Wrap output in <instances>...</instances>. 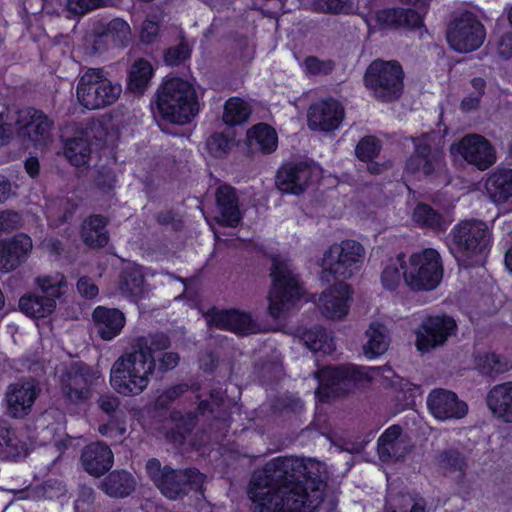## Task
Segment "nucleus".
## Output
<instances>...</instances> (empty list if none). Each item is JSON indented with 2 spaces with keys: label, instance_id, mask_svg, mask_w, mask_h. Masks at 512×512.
I'll use <instances>...</instances> for the list:
<instances>
[{
  "label": "nucleus",
  "instance_id": "obj_1",
  "mask_svg": "<svg viewBox=\"0 0 512 512\" xmlns=\"http://www.w3.org/2000/svg\"><path fill=\"white\" fill-rule=\"evenodd\" d=\"M326 487L318 461L280 455L252 474L248 496L253 512H314Z\"/></svg>",
  "mask_w": 512,
  "mask_h": 512
},
{
  "label": "nucleus",
  "instance_id": "obj_2",
  "mask_svg": "<svg viewBox=\"0 0 512 512\" xmlns=\"http://www.w3.org/2000/svg\"><path fill=\"white\" fill-rule=\"evenodd\" d=\"M155 97L156 111L165 123L186 125L199 113L200 104L193 84L180 77L164 79Z\"/></svg>",
  "mask_w": 512,
  "mask_h": 512
},
{
  "label": "nucleus",
  "instance_id": "obj_3",
  "mask_svg": "<svg viewBox=\"0 0 512 512\" xmlns=\"http://www.w3.org/2000/svg\"><path fill=\"white\" fill-rule=\"evenodd\" d=\"M447 239L451 253L470 267L486 257L492 246L487 224L477 219L461 220L452 227Z\"/></svg>",
  "mask_w": 512,
  "mask_h": 512
},
{
  "label": "nucleus",
  "instance_id": "obj_4",
  "mask_svg": "<svg viewBox=\"0 0 512 512\" xmlns=\"http://www.w3.org/2000/svg\"><path fill=\"white\" fill-rule=\"evenodd\" d=\"M146 473L161 494L170 500H179L191 491L203 488L205 475L195 467L174 469L169 465L162 467L157 458H150L146 463Z\"/></svg>",
  "mask_w": 512,
  "mask_h": 512
},
{
  "label": "nucleus",
  "instance_id": "obj_5",
  "mask_svg": "<svg viewBox=\"0 0 512 512\" xmlns=\"http://www.w3.org/2000/svg\"><path fill=\"white\" fill-rule=\"evenodd\" d=\"M145 355L139 348L122 354L112 365L110 372L111 387L122 396L141 394L149 384V376H154L155 363L144 362Z\"/></svg>",
  "mask_w": 512,
  "mask_h": 512
},
{
  "label": "nucleus",
  "instance_id": "obj_6",
  "mask_svg": "<svg viewBox=\"0 0 512 512\" xmlns=\"http://www.w3.org/2000/svg\"><path fill=\"white\" fill-rule=\"evenodd\" d=\"M405 72L398 60L376 58L367 66L364 86L381 103L398 101L404 92Z\"/></svg>",
  "mask_w": 512,
  "mask_h": 512
},
{
  "label": "nucleus",
  "instance_id": "obj_7",
  "mask_svg": "<svg viewBox=\"0 0 512 512\" xmlns=\"http://www.w3.org/2000/svg\"><path fill=\"white\" fill-rule=\"evenodd\" d=\"M270 277L272 284L268 293V312L273 318H280L296 306L303 295L298 275L294 274L286 261L272 259Z\"/></svg>",
  "mask_w": 512,
  "mask_h": 512
},
{
  "label": "nucleus",
  "instance_id": "obj_8",
  "mask_svg": "<svg viewBox=\"0 0 512 512\" xmlns=\"http://www.w3.org/2000/svg\"><path fill=\"white\" fill-rule=\"evenodd\" d=\"M443 274L442 257L434 248H424L406 256L404 283L411 291L429 292L436 289Z\"/></svg>",
  "mask_w": 512,
  "mask_h": 512
},
{
  "label": "nucleus",
  "instance_id": "obj_9",
  "mask_svg": "<svg viewBox=\"0 0 512 512\" xmlns=\"http://www.w3.org/2000/svg\"><path fill=\"white\" fill-rule=\"evenodd\" d=\"M122 92L119 83H113L103 68H88L80 77L76 95L79 103L88 110H97L115 103Z\"/></svg>",
  "mask_w": 512,
  "mask_h": 512
},
{
  "label": "nucleus",
  "instance_id": "obj_10",
  "mask_svg": "<svg viewBox=\"0 0 512 512\" xmlns=\"http://www.w3.org/2000/svg\"><path fill=\"white\" fill-rule=\"evenodd\" d=\"M364 255L363 245L355 240L334 243L324 252L321 259L323 274H328L335 280L349 279L361 268Z\"/></svg>",
  "mask_w": 512,
  "mask_h": 512
},
{
  "label": "nucleus",
  "instance_id": "obj_11",
  "mask_svg": "<svg viewBox=\"0 0 512 512\" xmlns=\"http://www.w3.org/2000/svg\"><path fill=\"white\" fill-rule=\"evenodd\" d=\"M456 320L445 313L426 314L414 330L415 347L421 354L432 352L444 346L457 334Z\"/></svg>",
  "mask_w": 512,
  "mask_h": 512
},
{
  "label": "nucleus",
  "instance_id": "obj_12",
  "mask_svg": "<svg viewBox=\"0 0 512 512\" xmlns=\"http://www.w3.org/2000/svg\"><path fill=\"white\" fill-rule=\"evenodd\" d=\"M321 171L313 160L285 161L276 172L275 185L282 194L299 196L319 180Z\"/></svg>",
  "mask_w": 512,
  "mask_h": 512
},
{
  "label": "nucleus",
  "instance_id": "obj_13",
  "mask_svg": "<svg viewBox=\"0 0 512 512\" xmlns=\"http://www.w3.org/2000/svg\"><path fill=\"white\" fill-rule=\"evenodd\" d=\"M414 149L404 163L403 176H421L428 182L437 181L446 170L445 154L429 142L413 139Z\"/></svg>",
  "mask_w": 512,
  "mask_h": 512
},
{
  "label": "nucleus",
  "instance_id": "obj_14",
  "mask_svg": "<svg viewBox=\"0 0 512 512\" xmlns=\"http://www.w3.org/2000/svg\"><path fill=\"white\" fill-rule=\"evenodd\" d=\"M486 38V29L471 11H464L447 28L446 39L452 50L469 53L479 49Z\"/></svg>",
  "mask_w": 512,
  "mask_h": 512
},
{
  "label": "nucleus",
  "instance_id": "obj_15",
  "mask_svg": "<svg viewBox=\"0 0 512 512\" xmlns=\"http://www.w3.org/2000/svg\"><path fill=\"white\" fill-rule=\"evenodd\" d=\"M95 378V372L88 364L83 361L72 362L60 377L65 399L75 404L89 400Z\"/></svg>",
  "mask_w": 512,
  "mask_h": 512
},
{
  "label": "nucleus",
  "instance_id": "obj_16",
  "mask_svg": "<svg viewBox=\"0 0 512 512\" xmlns=\"http://www.w3.org/2000/svg\"><path fill=\"white\" fill-rule=\"evenodd\" d=\"M456 152L470 165L485 171L496 162V153L488 139L479 134L463 136L455 145Z\"/></svg>",
  "mask_w": 512,
  "mask_h": 512
},
{
  "label": "nucleus",
  "instance_id": "obj_17",
  "mask_svg": "<svg viewBox=\"0 0 512 512\" xmlns=\"http://www.w3.org/2000/svg\"><path fill=\"white\" fill-rule=\"evenodd\" d=\"M427 407L437 420H459L468 413V405L458 395L444 388H435L427 396Z\"/></svg>",
  "mask_w": 512,
  "mask_h": 512
},
{
  "label": "nucleus",
  "instance_id": "obj_18",
  "mask_svg": "<svg viewBox=\"0 0 512 512\" xmlns=\"http://www.w3.org/2000/svg\"><path fill=\"white\" fill-rule=\"evenodd\" d=\"M344 115V108L338 100L325 98L310 105L308 126L312 131L332 132L340 126Z\"/></svg>",
  "mask_w": 512,
  "mask_h": 512
},
{
  "label": "nucleus",
  "instance_id": "obj_19",
  "mask_svg": "<svg viewBox=\"0 0 512 512\" xmlns=\"http://www.w3.org/2000/svg\"><path fill=\"white\" fill-rule=\"evenodd\" d=\"M352 295L353 290L348 283L336 281L321 293L318 307L328 319H343L349 312Z\"/></svg>",
  "mask_w": 512,
  "mask_h": 512
},
{
  "label": "nucleus",
  "instance_id": "obj_20",
  "mask_svg": "<svg viewBox=\"0 0 512 512\" xmlns=\"http://www.w3.org/2000/svg\"><path fill=\"white\" fill-rule=\"evenodd\" d=\"M39 395V389L33 381L11 383L6 391V413L15 419L27 416Z\"/></svg>",
  "mask_w": 512,
  "mask_h": 512
},
{
  "label": "nucleus",
  "instance_id": "obj_21",
  "mask_svg": "<svg viewBox=\"0 0 512 512\" xmlns=\"http://www.w3.org/2000/svg\"><path fill=\"white\" fill-rule=\"evenodd\" d=\"M33 244L25 233L0 240V272L9 273L21 266L29 257Z\"/></svg>",
  "mask_w": 512,
  "mask_h": 512
},
{
  "label": "nucleus",
  "instance_id": "obj_22",
  "mask_svg": "<svg viewBox=\"0 0 512 512\" xmlns=\"http://www.w3.org/2000/svg\"><path fill=\"white\" fill-rule=\"evenodd\" d=\"M218 216L216 223L221 227L236 228L243 219L237 190L230 184L220 185L215 192Z\"/></svg>",
  "mask_w": 512,
  "mask_h": 512
},
{
  "label": "nucleus",
  "instance_id": "obj_23",
  "mask_svg": "<svg viewBox=\"0 0 512 512\" xmlns=\"http://www.w3.org/2000/svg\"><path fill=\"white\" fill-rule=\"evenodd\" d=\"M91 320L97 336L103 341L114 340L126 324V316L120 309L104 305L93 309Z\"/></svg>",
  "mask_w": 512,
  "mask_h": 512
},
{
  "label": "nucleus",
  "instance_id": "obj_24",
  "mask_svg": "<svg viewBox=\"0 0 512 512\" xmlns=\"http://www.w3.org/2000/svg\"><path fill=\"white\" fill-rule=\"evenodd\" d=\"M81 462L89 475L101 477L113 466L114 455L111 448L104 442H92L84 447Z\"/></svg>",
  "mask_w": 512,
  "mask_h": 512
},
{
  "label": "nucleus",
  "instance_id": "obj_25",
  "mask_svg": "<svg viewBox=\"0 0 512 512\" xmlns=\"http://www.w3.org/2000/svg\"><path fill=\"white\" fill-rule=\"evenodd\" d=\"M375 372H379V368H368L353 363H345L328 365V370L325 373L329 380H336L340 385L357 387L371 383Z\"/></svg>",
  "mask_w": 512,
  "mask_h": 512
},
{
  "label": "nucleus",
  "instance_id": "obj_26",
  "mask_svg": "<svg viewBox=\"0 0 512 512\" xmlns=\"http://www.w3.org/2000/svg\"><path fill=\"white\" fill-rule=\"evenodd\" d=\"M375 20L381 29L420 28L422 16L412 8H384L375 14Z\"/></svg>",
  "mask_w": 512,
  "mask_h": 512
},
{
  "label": "nucleus",
  "instance_id": "obj_27",
  "mask_svg": "<svg viewBox=\"0 0 512 512\" xmlns=\"http://www.w3.org/2000/svg\"><path fill=\"white\" fill-rule=\"evenodd\" d=\"M109 219L102 214H90L80 226V237L85 246L100 249L108 245L110 233L107 230Z\"/></svg>",
  "mask_w": 512,
  "mask_h": 512
},
{
  "label": "nucleus",
  "instance_id": "obj_28",
  "mask_svg": "<svg viewBox=\"0 0 512 512\" xmlns=\"http://www.w3.org/2000/svg\"><path fill=\"white\" fill-rule=\"evenodd\" d=\"M211 320L216 328L238 335H248L254 329V321L251 315L237 309L215 311L211 316Z\"/></svg>",
  "mask_w": 512,
  "mask_h": 512
},
{
  "label": "nucleus",
  "instance_id": "obj_29",
  "mask_svg": "<svg viewBox=\"0 0 512 512\" xmlns=\"http://www.w3.org/2000/svg\"><path fill=\"white\" fill-rule=\"evenodd\" d=\"M486 403L493 416L512 423V382L493 386L487 394Z\"/></svg>",
  "mask_w": 512,
  "mask_h": 512
},
{
  "label": "nucleus",
  "instance_id": "obj_30",
  "mask_svg": "<svg viewBox=\"0 0 512 512\" xmlns=\"http://www.w3.org/2000/svg\"><path fill=\"white\" fill-rule=\"evenodd\" d=\"M169 419L173 426L165 433L168 442L175 445H183L198 425L199 418L196 412H182L173 409L169 413Z\"/></svg>",
  "mask_w": 512,
  "mask_h": 512
},
{
  "label": "nucleus",
  "instance_id": "obj_31",
  "mask_svg": "<svg viewBox=\"0 0 512 512\" xmlns=\"http://www.w3.org/2000/svg\"><path fill=\"white\" fill-rule=\"evenodd\" d=\"M248 145L257 149L263 155H270L278 148L276 129L265 122L251 126L246 133Z\"/></svg>",
  "mask_w": 512,
  "mask_h": 512
},
{
  "label": "nucleus",
  "instance_id": "obj_32",
  "mask_svg": "<svg viewBox=\"0 0 512 512\" xmlns=\"http://www.w3.org/2000/svg\"><path fill=\"white\" fill-rule=\"evenodd\" d=\"M487 190L496 204H512V169H499L487 181Z\"/></svg>",
  "mask_w": 512,
  "mask_h": 512
},
{
  "label": "nucleus",
  "instance_id": "obj_33",
  "mask_svg": "<svg viewBox=\"0 0 512 512\" xmlns=\"http://www.w3.org/2000/svg\"><path fill=\"white\" fill-rule=\"evenodd\" d=\"M170 347L171 339L164 332L150 334L149 339L144 336L138 337L131 345L134 352H138L141 348L145 355L144 362L149 365L151 362L156 364V353L166 352Z\"/></svg>",
  "mask_w": 512,
  "mask_h": 512
},
{
  "label": "nucleus",
  "instance_id": "obj_34",
  "mask_svg": "<svg viewBox=\"0 0 512 512\" xmlns=\"http://www.w3.org/2000/svg\"><path fill=\"white\" fill-rule=\"evenodd\" d=\"M135 479L126 470L110 472L102 483L103 491L112 498H124L135 490Z\"/></svg>",
  "mask_w": 512,
  "mask_h": 512
},
{
  "label": "nucleus",
  "instance_id": "obj_35",
  "mask_svg": "<svg viewBox=\"0 0 512 512\" xmlns=\"http://www.w3.org/2000/svg\"><path fill=\"white\" fill-rule=\"evenodd\" d=\"M56 308V301L52 297L29 293L20 297L19 309L26 316L34 319L46 318Z\"/></svg>",
  "mask_w": 512,
  "mask_h": 512
},
{
  "label": "nucleus",
  "instance_id": "obj_36",
  "mask_svg": "<svg viewBox=\"0 0 512 512\" xmlns=\"http://www.w3.org/2000/svg\"><path fill=\"white\" fill-rule=\"evenodd\" d=\"M412 220L418 227L437 233L445 232L449 226L442 213L423 202L418 203L413 209Z\"/></svg>",
  "mask_w": 512,
  "mask_h": 512
},
{
  "label": "nucleus",
  "instance_id": "obj_37",
  "mask_svg": "<svg viewBox=\"0 0 512 512\" xmlns=\"http://www.w3.org/2000/svg\"><path fill=\"white\" fill-rule=\"evenodd\" d=\"M27 444L21 440L16 431L6 422L0 420V457L9 460L25 456Z\"/></svg>",
  "mask_w": 512,
  "mask_h": 512
},
{
  "label": "nucleus",
  "instance_id": "obj_38",
  "mask_svg": "<svg viewBox=\"0 0 512 512\" xmlns=\"http://www.w3.org/2000/svg\"><path fill=\"white\" fill-rule=\"evenodd\" d=\"M438 462L441 468L454 475L456 484L464 483L468 470V459L458 449H445L439 453Z\"/></svg>",
  "mask_w": 512,
  "mask_h": 512
},
{
  "label": "nucleus",
  "instance_id": "obj_39",
  "mask_svg": "<svg viewBox=\"0 0 512 512\" xmlns=\"http://www.w3.org/2000/svg\"><path fill=\"white\" fill-rule=\"evenodd\" d=\"M406 269V254L400 252L396 257L389 258L385 263L380 275V281L385 290L396 291L402 280L404 281V270Z\"/></svg>",
  "mask_w": 512,
  "mask_h": 512
},
{
  "label": "nucleus",
  "instance_id": "obj_40",
  "mask_svg": "<svg viewBox=\"0 0 512 512\" xmlns=\"http://www.w3.org/2000/svg\"><path fill=\"white\" fill-rule=\"evenodd\" d=\"M153 73V66L148 60L143 58L135 60L128 74L127 89L135 94H143L149 86Z\"/></svg>",
  "mask_w": 512,
  "mask_h": 512
},
{
  "label": "nucleus",
  "instance_id": "obj_41",
  "mask_svg": "<svg viewBox=\"0 0 512 512\" xmlns=\"http://www.w3.org/2000/svg\"><path fill=\"white\" fill-rule=\"evenodd\" d=\"M91 152L92 143L83 136L70 138L64 144V156L75 167L88 165Z\"/></svg>",
  "mask_w": 512,
  "mask_h": 512
},
{
  "label": "nucleus",
  "instance_id": "obj_42",
  "mask_svg": "<svg viewBox=\"0 0 512 512\" xmlns=\"http://www.w3.org/2000/svg\"><path fill=\"white\" fill-rule=\"evenodd\" d=\"M367 342L363 345V353L368 359H375L383 355L389 347V339L384 326L380 323H371L366 330Z\"/></svg>",
  "mask_w": 512,
  "mask_h": 512
},
{
  "label": "nucleus",
  "instance_id": "obj_43",
  "mask_svg": "<svg viewBox=\"0 0 512 512\" xmlns=\"http://www.w3.org/2000/svg\"><path fill=\"white\" fill-rule=\"evenodd\" d=\"M252 113L251 106L239 97L229 98L224 105L223 121L230 127L247 122Z\"/></svg>",
  "mask_w": 512,
  "mask_h": 512
},
{
  "label": "nucleus",
  "instance_id": "obj_44",
  "mask_svg": "<svg viewBox=\"0 0 512 512\" xmlns=\"http://www.w3.org/2000/svg\"><path fill=\"white\" fill-rule=\"evenodd\" d=\"M395 385V406L399 411L413 409L417 397L420 396V386L404 378L397 377Z\"/></svg>",
  "mask_w": 512,
  "mask_h": 512
},
{
  "label": "nucleus",
  "instance_id": "obj_45",
  "mask_svg": "<svg viewBox=\"0 0 512 512\" xmlns=\"http://www.w3.org/2000/svg\"><path fill=\"white\" fill-rule=\"evenodd\" d=\"M29 119L22 129L34 141L44 140L49 136L52 122L41 110L30 109L28 111Z\"/></svg>",
  "mask_w": 512,
  "mask_h": 512
},
{
  "label": "nucleus",
  "instance_id": "obj_46",
  "mask_svg": "<svg viewBox=\"0 0 512 512\" xmlns=\"http://www.w3.org/2000/svg\"><path fill=\"white\" fill-rule=\"evenodd\" d=\"M302 339L305 345L314 352L330 353L333 349V338L320 325L304 330Z\"/></svg>",
  "mask_w": 512,
  "mask_h": 512
},
{
  "label": "nucleus",
  "instance_id": "obj_47",
  "mask_svg": "<svg viewBox=\"0 0 512 512\" xmlns=\"http://www.w3.org/2000/svg\"><path fill=\"white\" fill-rule=\"evenodd\" d=\"M144 276L136 268H125L119 277V289L128 298L136 299L143 294Z\"/></svg>",
  "mask_w": 512,
  "mask_h": 512
},
{
  "label": "nucleus",
  "instance_id": "obj_48",
  "mask_svg": "<svg viewBox=\"0 0 512 512\" xmlns=\"http://www.w3.org/2000/svg\"><path fill=\"white\" fill-rule=\"evenodd\" d=\"M474 362L475 368L483 376L499 375L507 371V362L495 352L478 354Z\"/></svg>",
  "mask_w": 512,
  "mask_h": 512
},
{
  "label": "nucleus",
  "instance_id": "obj_49",
  "mask_svg": "<svg viewBox=\"0 0 512 512\" xmlns=\"http://www.w3.org/2000/svg\"><path fill=\"white\" fill-rule=\"evenodd\" d=\"M328 370V366H324L318 370L316 377L318 379L319 385L315 390L316 398L323 403H328L330 400L346 394V390H342L340 388V384L336 380H329L326 376V371Z\"/></svg>",
  "mask_w": 512,
  "mask_h": 512
},
{
  "label": "nucleus",
  "instance_id": "obj_50",
  "mask_svg": "<svg viewBox=\"0 0 512 512\" xmlns=\"http://www.w3.org/2000/svg\"><path fill=\"white\" fill-rule=\"evenodd\" d=\"M381 149L382 142L378 137L366 135L358 141L355 147V155L359 161L371 163L379 156Z\"/></svg>",
  "mask_w": 512,
  "mask_h": 512
},
{
  "label": "nucleus",
  "instance_id": "obj_51",
  "mask_svg": "<svg viewBox=\"0 0 512 512\" xmlns=\"http://www.w3.org/2000/svg\"><path fill=\"white\" fill-rule=\"evenodd\" d=\"M129 34V24L120 18L109 21L101 32V35L110 38L116 46H124Z\"/></svg>",
  "mask_w": 512,
  "mask_h": 512
},
{
  "label": "nucleus",
  "instance_id": "obj_52",
  "mask_svg": "<svg viewBox=\"0 0 512 512\" xmlns=\"http://www.w3.org/2000/svg\"><path fill=\"white\" fill-rule=\"evenodd\" d=\"M37 283L46 297H52L56 301L62 295V289L66 286V278L63 274L57 273L54 276L37 278Z\"/></svg>",
  "mask_w": 512,
  "mask_h": 512
},
{
  "label": "nucleus",
  "instance_id": "obj_53",
  "mask_svg": "<svg viewBox=\"0 0 512 512\" xmlns=\"http://www.w3.org/2000/svg\"><path fill=\"white\" fill-rule=\"evenodd\" d=\"M302 69L307 75L327 76L332 73L335 63L331 59L321 60L317 56H307L302 62Z\"/></svg>",
  "mask_w": 512,
  "mask_h": 512
},
{
  "label": "nucleus",
  "instance_id": "obj_54",
  "mask_svg": "<svg viewBox=\"0 0 512 512\" xmlns=\"http://www.w3.org/2000/svg\"><path fill=\"white\" fill-rule=\"evenodd\" d=\"M401 434L402 428L398 424L391 425L385 429V431L379 436L377 440V454L379 458L389 456L387 446L392 449L391 445H395L397 442L402 441L400 439Z\"/></svg>",
  "mask_w": 512,
  "mask_h": 512
},
{
  "label": "nucleus",
  "instance_id": "obj_55",
  "mask_svg": "<svg viewBox=\"0 0 512 512\" xmlns=\"http://www.w3.org/2000/svg\"><path fill=\"white\" fill-rule=\"evenodd\" d=\"M191 51L188 44L180 42L177 45L171 46L164 51V62L169 66H179L190 58Z\"/></svg>",
  "mask_w": 512,
  "mask_h": 512
},
{
  "label": "nucleus",
  "instance_id": "obj_56",
  "mask_svg": "<svg viewBox=\"0 0 512 512\" xmlns=\"http://www.w3.org/2000/svg\"><path fill=\"white\" fill-rule=\"evenodd\" d=\"M312 7L319 13L338 15L347 13L350 5L349 0H314Z\"/></svg>",
  "mask_w": 512,
  "mask_h": 512
},
{
  "label": "nucleus",
  "instance_id": "obj_57",
  "mask_svg": "<svg viewBox=\"0 0 512 512\" xmlns=\"http://www.w3.org/2000/svg\"><path fill=\"white\" fill-rule=\"evenodd\" d=\"M160 32V20L155 15H149L143 21L140 29V40L144 44L154 43Z\"/></svg>",
  "mask_w": 512,
  "mask_h": 512
},
{
  "label": "nucleus",
  "instance_id": "obj_58",
  "mask_svg": "<svg viewBox=\"0 0 512 512\" xmlns=\"http://www.w3.org/2000/svg\"><path fill=\"white\" fill-rule=\"evenodd\" d=\"M180 356L177 352L166 351L156 356V366L154 376H162L178 366Z\"/></svg>",
  "mask_w": 512,
  "mask_h": 512
},
{
  "label": "nucleus",
  "instance_id": "obj_59",
  "mask_svg": "<svg viewBox=\"0 0 512 512\" xmlns=\"http://www.w3.org/2000/svg\"><path fill=\"white\" fill-rule=\"evenodd\" d=\"M230 138L224 133H213L207 139V147L211 154L221 155L225 154L230 149Z\"/></svg>",
  "mask_w": 512,
  "mask_h": 512
},
{
  "label": "nucleus",
  "instance_id": "obj_60",
  "mask_svg": "<svg viewBox=\"0 0 512 512\" xmlns=\"http://www.w3.org/2000/svg\"><path fill=\"white\" fill-rule=\"evenodd\" d=\"M98 431L101 435L106 437L122 436L126 432L124 424L114 419V416H109L107 423L99 425Z\"/></svg>",
  "mask_w": 512,
  "mask_h": 512
},
{
  "label": "nucleus",
  "instance_id": "obj_61",
  "mask_svg": "<svg viewBox=\"0 0 512 512\" xmlns=\"http://www.w3.org/2000/svg\"><path fill=\"white\" fill-rule=\"evenodd\" d=\"M156 221L162 226H172L173 230L179 231L183 226V221L173 210L160 211L156 215Z\"/></svg>",
  "mask_w": 512,
  "mask_h": 512
},
{
  "label": "nucleus",
  "instance_id": "obj_62",
  "mask_svg": "<svg viewBox=\"0 0 512 512\" xmlns=\"http://www.w3.org/2000/svg\"><path fill=\"white\" fill-rule=\"evenodd\" d=\"M68 8L77 14H85L101 6V0H67Z\"/></svg>",
  "mask_w": 512,
  "mask_h": 512
},
{
  "label": "nucleus",
  "instance_id": "obj_63",
  "mask_svg": "<svg viewBox=\"0 0 512 512\" xmlns=\"http://www.w3.org/2000/svg\"><path fill=\"white\" fill-rule=\"evenodd\" d=\"M77 290L83 297L87 299H93L99 293L98 286L88 276L79 278L77 281Z\"/></svg>",
  "mask_w": 512,
  "mask_h": 512
},
{
  "label": "nucleus",
  "instance_id": "obj_64",
  "mask_svg": "<svg viewBox=\"0 0 512 512\" xmlns=\"http://www.w3.org/2000/svg\"><path fill=\"white\" fill-rule=\"evenodd\" d=\"M120 405V401L116 396L113 395H101L98 399L99 408L109 416H114Z\"/></svg>",
  "mask_w": 512,
  "mask_h": 512
}]
</instances>
